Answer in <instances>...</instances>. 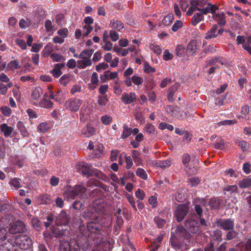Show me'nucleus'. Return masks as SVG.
<instances>
[{
    "instance_id": "nucleus-1",
    "label": "nucleus",
    "mask_w": 251,
    "mask_h": 251,
    "mask_svg": "<svg viewBox=\"0 0 251 251\" xmlns=\"http://www.w3.org/2000/svg\"><path fill=\"white\" fill-rule=\"evenodd\" d=\"M91 50H84L79 55V59L77 61V65L79 69H85L92 65L91 59L93 54Z\"/></svg>"
},
{
    "instance_id": "nucleus-2",
    "label": "nucleus",
    "mask_w": 251,
    "mask_h": 251,
    "mask_svg": "<svg viewBox=\"0 0 251 251\" xmlns=\"http://www.w3.org/2000/svg\"><path fill=\"white\" fill-rule=\"evenodd\" d=\"M92 167L84 162H80L76 164V169L77 172L82 174L84 175L91 176L95 175L98 176V177L102 178L104 175L98 170H92L90 169Z\"/></svg>"
},
{
    "instance_id": "nucleus-3",
    "label": "nucleus",
    "mask_w": 251,
    "mask_h": 251,
    "mask_svg": "<svg viewBox=\"0 0 251 251\" xmlns=\"http://www.w3.org/2000/svg\"><path fill=\"white\" fill-rule=\"evenodd\" d=\"M15 243L18 247L24 250L29 249L32 245L31 238L25 234L18 235L15 238Z\"/></svg>"
},
{
    "instance_id": "nucleus-4",
    "label": "nucleus",
    "mask_w": 251,
    "mask_h": 251,
    "mask_svg": "<svg viewBox=\"0 0 251 251\" xmlns=\"http://www.w3.org/2000/svg\"><path fill=\"white\" fill-rule=\"evenodd\" d=\"M86 189L81 185H75L73 188H68L66 194L68 197L74 199L76 197L83 198L85 197Z\"/></svg>"
},
{
    "instance_id": "nucleus-5",
    "label": "nucleus",
    "mask_w": 251,
    "mask_h": 251,
    "mask_svg": "<svg viewBox=\"0 0 251 251\" xmlns=\"http://www.w3.org/2000/svg\"><path fill=\"white\" fill-rule=\"evenodd\" d=\"M100 201H96L94 204L93 208L86 210L82 215L83 217L87 219H95L97 218V214L101 212L103 210V206H100L98 207H96V205L98 204Z\"/></svg>"
},
{
    "instance_id": "nucleus-6",
    "label": "nucleus",
    "mask_w": 251,
    "mask_h": 251,
    "mask_svg": "<svg viewBox=\"0 0 251 251\" xmlns=\"http://www.w3.org/2000/svg\"><path fill=\"white\" fill-rule=\"evenodd\" d=\"M195 216H192L187 218L185 222V226L188 231L195 234L200 230V225L198 222L195 220Z\"/></svg>"
},
{
    "instance_id": "nucleus-7",
    "label": "nucleus",
    "mask_w": 251,
    "mask_h": 251,
    "mask_svg": "<svg viewBox=\"0 0 251 251\" xmlns=\"http://www.w3.org/2000/svg\"><path fill=\"white\" fill-rule=\"evenodd\" d=\"M82 102L81 100L72 98L65 102L64 106L68 110L72 112H76L79 109Z\"/></svg>"
},
{
    "instance_id": "nucleus-8",
    "label": "nucleus",
    "mask_w": 251,
    "mask_h": 251,
    "mask_svg": "<svg viewBox=\"0 0 251 251\" xmlns=\"http://www.w3.org/2000/svg\"><path fill=\"white\" fill-rule=\"evenodd\" d=\"M189 206L187 204H180L178 205L175 211V216L176 220L181 222L189 211Z\"/></svg>"
},
{
    "instance_id": "nucleus-9",
    "label": "nucleus",
    "mask_w": 251,
    "mask_h": 251,
    "mask_svg": "<svg viewBox=\"0 0 251 251\" xmlns=\"http://www.w3.org/2000/svg\"><path fill=\"white\" fill-rule=\"evenodd\" d=\"M223 32L222 28L218 29L217 25H214L212 28L208 30L205 35L206 39H212L218 37L219 35H221Z\"/></svg>"
},
{
    "instance_id": "nucleus-10",
    "label": "nucleus",
    "mask_w": 251,
    "mask_h": 251,
    "mask_svg": "<svg viewBox=\"0 0 251 251\" xmlns=\"http://www.w3.org/2000/svg\"><path fill=\"white\" fill-rule=\"evenodd\" d=\"M216 63H219L222 65L223 64V62L222 61V58H210L207 60V66H211L208 70V73L209 74L213 73L215 71L219 68V66L216 64Z\"/></svg>"
},
{
    "instance_id": "nucleus-11",
    "label": "nucleus",
    "mask_w": 251,
    "mask_h": 251,
    "mask_svg": "<svg viewBox=\"0 0 251 251\" xmlns=\"http://www.w3.org/2000/svg\"><path fill=\"white\" fill-rule=\"evenodd\" d=\"M217 226L224 230H231L234 227V221L228 219H221L217 222Z\"/></svg>"
},
{
    "instance_id": "nucleus-12",
    "label": "nucleus",
    "mask_w": 251,
    "mask_h": 251,
    "mask_svg": "<svg viewBox=\"0 0 251 251\" xmlns=\"http://www.w3.org/2000/svg\"><path fill=\"white\" fill-rule=\"evenodd\" d=\"M136 96L134 93H124L121 97V100L125 104H128L135 101Z\"/></svg>"
},
{
    "instance_id": "nucleus-13",
    "label": "nucleus",
    "mask_w": 251,
    "mask_h": 251,
    "mask_svg": "<svg viewBox=\"0 0 251 251\" xmlns=\"http://www.w3.org/2000/svg\"><path fill=\"white\" fill-rule=\"evenodd\" d=\"M25 227L22 221H18L9 228V231L11 234H16L24 231Z\"/></svg>"
},
{
    "instance_id": "nucleus-14",
    "label": "nucleus",
    "mask_w": 251,
    "mask_h": 251,
    "mask_svg": "<svg viewBox=\"0 0 251 251\" xmlns=\"http://www.w3.org/2000/svg\"><path fill=\"white\" fill-rule=\"evenodd\" d=\"M69 219V216L63 210L56 217L55 222L58 225H65L68 223Z\"/></svg>"
},
{
    "instance_id": "nucleus-15",
    "label": "nucleus",
    "mask_w": 251,
    "mask_h": 251,
    "mask_svg": "<svg viewBox=\"0 0 251 251\" xmlns=\"http://www.w3.org/2000/svg\"><path fill=\"white\" fill-rule=\"evenodd\" d=\"M218 9V7L215 4H212L210 3H207L206 6L203 8H198V11H200L202 14L206 15L208 13H211L214 14L216 10Z\"/></svg>"
},
{
    "instance_id": "nucleus-16",
    "label": "nucleus",
    "mask_w": 251,
    "mask_h": 251,
    "mask_svg": "<svg viewBox=\"0 0 251 251\" xmlns=\"http://www.w3.org/2000/svg\"><path fill=\"white\" fill-rule=\"evenodd\" d=\"M195 202L196 203L195 207V210L199 216H201L202 212L201 206H205L206 203V201L203 199L199 198L195 199Z\"/></svg>"
},
{
    "instance_id": "nucleus-17",
    "label": "nucleus",
    "mask_w": 251,
    "mask_h": 251,
    "mask_svg": "<svg viewBox=\"0 0 251 251\" xmlns=\"http://www.w3.org/2000/svg\"><path fill=\"white\" fill-rule=\"evenodd\" d=\"M0 128V131L3 134L4 136L5 137L10 136L14 131V127L8 126L6 124H1Z\"/></svg>"
},
{
    "instance_id": "nucleus-18",
    "label": "nucleus",
    "mask_w": 251,
    "mask_h": 251,
    "mask_svg": "<svg viewBox=\"0 0 251 251\" xmlns=\"http://www.w3.org/2000/svg\"><path fill=\"white\" fill-rule=\"evenodd\" d=\"M186 233V229L182 226H177L172 229V237L176 238L183 236Z\"/></svg>"
},
{
    "instance_id": "nucleus-19",
    "label": "nucleus",
    "mask_w": 251,
    "mask_h": 251,
    "mask_svg": "<svg viewBox=\"0 0 251 251\" xmlns=\"http://www.w3.org/2000/svg\"><path fill=\"white\" fill-rule=\"evenodd\" d=\"M95 132L94 127L90 126L84 127L81 130L82 135L85 137H90Z\"/></svg>"
},
{
    "instance_id": "nucleus-20",
    "label": "nucleus",
    "mask_w": 251,
    "mask_h": 251,
    "mask_svg": "<svg viewBox=\"0 0 251 251\" xmlns=\"http://www.w3.org/2000/svg\"><path fill=\"white\" fill-rule=\"evenodd\" d=\"M87 227L90 231L93 233H96L101 229V226L94 222H89L87 224Z\"/></svg>"
},
{
    "instance_id": "nucleus-21",
    "label": "nucleus",
    "mask_w": 251,
    "mask_h": 251,
    "mask_svg": "<svg viewBox=\"0 0 251 251\" xmlns=\"http://www.w3.org/2000/svg\"><path fill=\"white\" fill-rule=\"evenodd\" d=\"M109 26L112 29H116L118 31L124 28V24L121 21L114 19L110 21Z\"/></svg>"
},
{
    "instance_id": "nucleus-22",
    "label": "nucleus",
    "mask_w": 251,
    "mask_h": 251,
    "mask_svg": "<svg viewBox=\"0 0 251 251\" xmlns=\"http://www.w3.org/2000/svg\"><path fill=\"white\" fill-rule=\"evenodd\" d=\"M197 50V42L196 40H192L190 42L187 46V51L189 54H195Z\"/></svg>"
},
{
    "instance_id": "nucleus-23",
    "label": "nucleus",
    "mask_w": 251,
    "mask_h": 251,
    "mask_svg": "<svg viewBox=\"0 0 251 251\" xmlns=\"http://www.w3.org/2000/svg\"><path fill=\"white\" fill-rule=\"evenodd\" d=\"M64 65L62 64H56L55 65L53 69L51 71L53 76L56 78L60 76L62 74L61 69L63 68Z\"/></svg>"
},
{
    "instance_id": "nucleus-24",
    "label": "nucleus",
    "mask_w": 251,
    "mask_h": 251,
    "mask_svg": "<svg viewBox=\"0 0 251 251\" xmlns=\"http://www.w3.org/2000/svg\"><path fill=\"white\" fill-rule=\"evenodd\" d=\"M223 202V201L219 198H212L210 199L209 205L212 209H217Z\"/></svg>"
},
{
    "instance_id": "nucleus-25",
    "label": "nucleus",
    "mask_w": 251,
    "mask_h": 251,
    "mask_svg": "<svg viewBox=\"0 0 251 251\" xmlns=\"http://www.w3.org/2000/svg\"><path fill=\"white\" fill-rule=\"evenodd\" d=\"M17 127L18 129L19 130L21 134L24 137H27L29 136V133L26 130L25 125L24 124L21 122L19 121L17 124Z\"/></svg>"
},
{
    "instance_id": "nucleus-26",
    "label": "nucleus",
    "mask_w": 251,
    "mask_h": 251,
    "mask_svg": "<svg viewBox=\"0 0 251 251\" xmlns=\"http://www.w3.org/2000/svg\"><path fill=\"white\" fill-rule=\"evenodd\" d=\"M132 157L137 166L142 165V160L141 158V155L139 152L133 150L132 151Z\"/></svg>"
},
{
    "instance_id": "nucleus-27",
    "label": "nucleus",
    "mask_w": 251,
    "mask_h": 251,
    "mask_svg": "<svg viewBox=\"0 0 251 251\" xmlns=\"http://www.w3.org/2000/svg\"><path fill=\"white\" fill-rule=\"evenodd\" d=\"M99 82L98 75L97 73L94 72L91 78V83L89 84V88L91 90H93L96 88V86L98 85Z\"/></svg>"
},
{
    "instance_id": "nucleus-28",
    "label": "nucleus",
    "mask_w": 251,
    "mask_h": 251,
    "mask_svg": "<svg viewBox=\"0 0 251 251\" xmlns=\"http://www.w3.org/2000/svg\"><path fill=\"white\" fill-rule=\"evenodd\" d=\"M250 108L248 105H244L241 107V115L238 116V119L240 121H243L246 119L247 116L249 113Z\"/></svg>"
},
{
    "instance_id": "nucleus-29",
    "label": "nucleus",
    "mask_w": 251,
    "mask_h": 251,
    "mask_svg": "<svg viewBox=\"0 0 251 251\" xmlns=\"http://www.w3.org/2000/svg\"><path fill=\"white\" fill-rule=\"evenodd\" d=\"M43 91L40 87H35L32 91L31 94L32 99L34 100L39 99L43 94Z\"/></svg>"
},
{
    "instance_id": "nucleus-30",
    "label": "nucleus",
    "mask_w": 251,
    "mask_h": 251,
    "mask_svg": "<svg viewBox=\"0 0 251 251\" xmlns=\"http://www.w3.org/2000/svg\"><path fill=\"white\" fill-rule=\"evenodd\" d=\"M163 236L162 235H160L154 240L152 245L153 248L151 249L150 251H155L158 249L160 246V243L163 240Z\"/></svg>"
},
{
    "instance_id": "nucleus-31",
    "label": "nucleus",
    "mask_w": 251,
    "mask_h": 251,
    "mask_svg": "<svg viewBox=\"0 0 251 251\" xmlns=\"http://www.w3.org/2000/svg\"><path fill=\"white\" fill-rule=\"evenodd\" d=\"M132 133V129L129 127L127 125H124L121 138L125 139L129 136Z\"/></svg>"
},
{
    "instance_id": "nucleus-32",
    "label": "nucleus",
    "mask_w": 251,
    "mask_h": 251,
    "mask_svg": "<svg viewBox=\"0 0 251 251\" xmlns=\"http://www.w3.org/2000/svg\"><path fill=\"white\" fill-rule=\"evenodd\" d=\"M45 27L47 32H53L57 28L56 27H54L52 25V22L50 20H47L45 21Z\"/></svg>"
},
{
    "instance_id": "nucleus-33",
    "label": "nucleus",
    "mask_w": 251,
    "mask_h": 251,
    "mask_svg": "<svg viewBox=\"0 0 251 251\" xmlns=\"http://www.w3.org/2000/svg\"><path fill=\"white\" fill-rule=\"evenodd\" d=\"M71 243L66 241H62L60 242V251H70Z\"/></svg>"
},
{
    "instance_id": "nucleus-34",
    "label": "nucleus",
    "mask_w": 251,
    "mask_h": 251,
    "mask_svg": "<svg viewBox=\"0 0 251 251\" xmlns=\"http://www.w3.org/2000/svg\"><path fill=\"white\" fill-rule=\"evenodd\" d=\"M203 19V16L201 13H197L194 15L192 18L191 23L193 25H197L200 23Z\"/></svg>"
},
{
    "instance_id": "nucleus-35",
    "label": "nucleus",
    "mask_w": 251,
    "mask_h": 251,
    "mask_svg": "<svg viewBox=\"0 0 251 251\" xmlns=\"http://www.w3.org/2000/svg\"><path fill=\"white\" fill-rule=\"evenodd\" d=\"M239 185L242 188H248L251 186V179L246 178L242 179L239 182Z\"/></svg>"
},
{
    "instance_id": "nucleus-36",
    "label": "nucleus",
    "mask_w": 251,
    "mask_h": 251,
    "mask_svg": "<svg viewBox=\"0 0 251 251\" xmlns=\"http://www.w3.org/2000/svg\"><path fill=\"white\" fill-rule=\"evenodd\" d=\"M39 105L43 108H50L52 107L53 102L44 98L39 102Z\"/></svg>"
},
{
    "instance_id": "nucleus-37",
    "label": "nucleus",
    "mask_w": 251,
    "mask_h": 251,
    "mask_svg": "<svg viewBox=\"0 0 251 251\" xmlns=\"http://www.w3.org/2000/svg\"><path fill=\"white\" fill-rule=\"evenodd\" d=\"M20 68V63L16 60L11 61L7 64V68L10 70H14Z\"/></svg>"
},
{
    "instance_id": "nucleus-38",
    "label": "nucleus",
    "mask_w": 251,
    "mask_h": 251,
    "mask_svg": "<svg viewBox=\"0 0 251 251\" xmlns=\"http://www.w3.org/2000/svg\"><path fill=\"white\" fill-rule=\"evenodd\" d=\"M210 235L214 239L221 241L222 232L220 230L216 229L210 232Z\"/></svg>"
},
{
    "instance_id": "nucleus-39",
    "label": "nucleus",
    "mask_w": 251,
    "mask_h": 251,
    "mask_svg": "<svg viewBox=\"0 0 251 251\" xmlns=\"http://www.w3.org/2000/svg\"><path fill=\"white\" fill-rule=\"evenodd\" d=\"M65 99V94L62 91H58L55 94V101L59 104L62 103Z\"/></svg>"
},
{
    "instance_id": "nucleus-40",
    "label": "nucleus",
    "mask_w": 251,
    "mask_h": 251,
    "mask_svg": "<svg viewBox=\"0 0 251 251\" xmlns=\"http://www.w3.org/2000/svg\"><path fill=\"white\" fill-rule=\"evenodd\" d=\"M71 75L70 74H65L62 75L59 79L60 83L64 86L68 84L71 80Z\"/></svg>"
},
{
    "instance_id": "nucleus-41",
    "label": "nucleus",
    "mask_w": 251,
    "mask_h": 251,
    "mask_svg": "<svg viewBox=\"0 0 251 251\" xmlns=\"http://www.w3.org/2000/svg\"><path fill=\"white\" fill-rule=\"evenodd\" d=\"M136 175L141 178L146 180L148 178V175L146 171L142 168H139L136 171Z\"/></svg>"
},
{
    "instance_id": "nucleus-42",
    "label": "nucleus",
    "mask_w": 251,
    "mask_h": 251,
    "mask_svg": "<svg viewBox=\"0 0 251 251\" xmlns=\"http://www.w3.org/2000/svg\"><path fill=\"white\" fill-rule=\"evenodd\" d=\"M178 86V84H175L173 86L170 88L168 90V99L170 101L173 100V96L175 93V91L177 89V87Z\"/></svg>"
},
{
    "instance_id": "nucleus-43",
    "label": "nucleus",
    "mask_w": 251,
    "mask_h": 251,
    "mask_svg": "<svg viewBox=\"0 0 251 251\" xmlns=\"http://www.w3.org/2000/svg\"><path fill=\"white\" fill-rule=\"evenodd\" d=\"M103 146L102 144H99L96 150L94 151L93 156L96 158H99L103 154Z\"/></svg>"
},
{
    "instance_id": "nucleus-44",
    "label": "nucleus",
    "mask_w": 251,
    "mask_h": 251,
    "mask_svg": "<svg viewBox=\"0 0 251 251\" xmlns=\"http://www.w3.org/2000/svg\"><path fill=\"white\" fill-rule=\"evenodd\" d=\"M208 0H192L190 1L191 4H196L197 6L203 7L207 3Z\"/></svg>"
},
{
    "instance_id": "nucleus-45",
    "label": "nucleus",
    "mask_w": 251,
    "mask_h": 251,
    "mask_svg": "<svg viewBox=\"0 0 251 251\" xmlns=\"http://www.w3.org/2000/svg\"><path fill=\"white\" fill-rule=\"evenodd\" d=\"M50 57L54 61H63L65 60L63 56L57 53L51 54Z\"/></svg>"
},
{
    "instance_id": "nucleus-46",
    "label": "nucleus",
    "mask_w": 251,
    "mask_h": 251,
    "mask_svg": "<svg viewBox=\"0 0 251 251\" xmlns=\"http://www.w3.org/2000/svg\"><path fill=\"white\" fill-rule=\"evenodd\" d=\"M13 95L17 100H18L21 97V92L20 87L17 85H15L12 90Z\"/></svg>"
},
{
    "instance_id": "nucleus-47",
    "label": "nucleus",
    "mask_w": 251,
    "mask_h": 251,
    "mask_svg": "<svg viewBox=\"0 0 251 251\" xmlns=\"http://www.w3.org/2000/svg\"><path fill=\"white\" fill-rule=\"evenodd\" d=\"M126 199L128 201V202L130 204L132 207L135 211H137V208L135 204V201L134 198L132 195H130L128 194L126 195Z\"/></svg>"
},
{
    "instance_id": "nucleus-48",
    "label": "nucleus",
    "mask_w": 251,
    "mask_h": 251,
    "mask_svg": "<svg viewBox=\"0 0 251 251\" xmlns=\"http://www.w3.org/2000/svg\"><path fill=\"white\" fill-rule=\"evenodd\" d=\"M31 223L35 229L37 230L40 229L41 224L37 218H33L31 220Z\"/></svg>"
},
{
    "instance_id": "nucleus-49",
    "label": "nucleus",
    "mask_w": 251,
    "mask_h": 251,
    "mask_svg": "<svg viewBox=\"0 0 251 251\" xmlns=\"http://www.w3.org/2000/svg\"><path fill=\"white\" fill-rule=\"evenodd\" d=\"M20 179L18 178H14L11 180L9 182V184L11 186H14L15 189H18L21 187Z\"/></svg>"
},
{
    "instance_id": "nucleus-50",
    "label": "nucleus",
    "mask_w": 251,
    "mask_h": 251,
    "mask_svg": "<svg viewBox=\"0 0 251 251\" xmlns=\"http://www.w3.org/2000/svg\"><path fill=\"white\" fill-rule=\"evenodd\" d=\"M57 34L62 39L65 40V39L67 37L68 34V30L66 28L60 29L58 30Z\"/></svg>"
},
{
    "instance_id": "nucleus-51",
    "label": "nucleus",
    "mask_w": 251,
    "mask_h": 251,
    "mask_svg": "<svg viewBox=\"0 0 251 251\" xmlns=\"http://www.w3.org/2000/svg\"><path fill=\"white\" fill-rule=\"evenodd\" d=\"M118 73L117 72H109V71H106L104 73V76L105 77L110 79H114L118 77Z\"/></svg>"
},
{
    "instance_id": "nucleus-52",
    "label": "nucleus",
    "mask_w": 251,
    "mask_h": 251,
    "mask_svg": "<svg viewBox=\"0 0 251 251\" xmlns=\"http://www.w3.org/2000/svg\"><path fill=\"white\" fill-rule=\"evenodd\" d=\"M173 20V15L172 14H169L168 16L164 17L162 21V23L164 25L167 26L170 25L172 23Z\"/></svg>"
},
{
    "instance_id": "nucleus-53",
    "label": "nucleus",
    "mask_w": 251,
    "mask_h": 251,
    "mask_svg": "<svg viewBox=\"0 0 251 251\" xmlns=\"http://www.w3.org/2000/svg\"><path fill=\"white\" fill-rule=\"evenodd\" d=\"M131 79L132 82L136 85H139L143 82V78L142 77L136 75H133L131 77Z\"/></svg>"
},
{
    "instance_id": "nucleus-54",
    "label": "nucleus",
    "mask_w": 251,
    "mask_h": 251,
    "mask_svg": "<svg viewBox=\"0 0 251 251\" xmlns=\"http://www.w3.org/2000/svg\"><path fill=\"white\" fill-rule=\"evenodd\" d=\"M154 127L150 123H148L144 127V131L149 134H151L154 131Z\"/></svg>"
},
{
    "instance_id": "nucleus-55",
    "label": "nucleus",
    "mask_w": 251,
    "mask_h": 251,
    "mask_svg": "<svg viewBox=\"0 0 251 251\" xmlns=\"http://www.w3.org/2000/svg\"><path fill=\"white\" fill-rule=\"evenodd\" d=\"M0 111L4 116L6 117L9 116L12 113L11 109L6 106H2L0 108Z\"/></svg>"
},
{
    "instance_id": "nucleus-56",
    "label": "nucleus",
    "mask_w": 251,
    "mask_h": 251,
    "mask_svg": "<svg viewBox=\"0 0 251 251\" xmlns=\"http://www.w3.org/2000/svg\"><path fill=\"white\" fill-rule=\"evenodd\" d=\"M174 58V55L169 50H166L163 52V59L165 61L172 60Z\"/></svg>"
},
{
    "instance_id": "nucleus-57",
    "label": "nucleus",
    "mask_w": 251,
    "mask_h": 251,
    "mask_svg": "<svg viewBox=\"0 0 251 251\" xmlns=\"http://www.w3.org/2000/svg\"><path fill=\"white\" fill-rule=\"evenodd\" d=\"M154 220L159 228L162 227L166 223L165 220L160 217H155Z\"/></svg>"
},
{
    "instance_id": "nucleus-58",
    "label": "nucleus",
    "mask_w": 251,
    "mask_h": 251,
    "mask_svg": "<svg viewBox=\"0 0 251 251\" xmlns=\"http://www.w3.org/2000/svg\"><path fill=\"white\" fill-rule=\"evenodd\" d=\"M135 194L136 198L141 201L143 200L146 196L145 193L141 189H138Z\"/></svg>"
},
{
    "instance_id": "nucleus-59",
    "label": "nucleus",
    "mask_w": 251,
    "mask_h": 251,
    "mask_svg": "<svg viewBox=\"0 0 251 251\" xmlns=\"http://www.w3.org/2000/svg\"><path fill=\"white\" fill-rule=\"evenodd\" d=\"M165 110L167 113L170 114L172 115H175L176 114L177 107H175L172 105H168L166 107Z\"/></svg>"
},
{
    "instance_id": "nucleus-60",
    "label": "nucleus",
    "mask_w": 251,
    "mask_h": 251,
    "mask_svg": "<svg viewBox=\"0 0 251 251\" xmlns=\"http://www.w3.org/2000/svg\"><path fill=\"white\" fill-rule=\"evenodd\" d=\"M83 29L84 30V31L82 34V37H86L92 31L93 28L91 26L89 25H86L83 26Z\"/></svg>"
},
{
    "instance_id": "nucleus-61",
    "label": "nucleus",
    "mask_w": 251,
    "mask_h": 251,
    "mask_svg": "<svg viewBox=\"0 0 251 251\" xmlns=\"http://www.w3.org/2000/svg\"><path fill=\"white\" fill-rule=\"evenodd\" d=\"M159 128L161 130L165 129H168L170 131H173L174 130V127L172 125L168 124L166 123H160L159 126Z\"/></svg>"
},
{
    "instance_id": "nucleus-62",
    "label": "nucleus",
    "mask_w": 251,
    "mask_h": 251,
    "mask_svg": "<svg viewBox=\"0 0 251 251\" xmlns=\"http://www.w3.org/2000/svg\"><path fill=\"white\" fill-rule=\"evenodd\" d=\"M49 129V126L46 123H42L38 127V130L41 132L44 133L46 132Z\"/></svg>"
},
{
    "instance_id": "nucleus-63",
    "label": "nucleus",
    "mask_w": 251,
    "mask_h": 251,
    "mask_svg": "<svg viewBox=\"0 0 251 251\" xmlns=\"http://www.w3.org/2000/svg\"><path fill=\"white\" fill-rule=\"evenodd\" d=\"M109 67V65L108 64L102 62L99 63L96 68V70L97 71L100 72L102 70H106Z\"/></svg>"
},
{
    "instance_id": "nucleus-64",
    "label": "nucleus",
    "mask_w": 251,
    "mask_h": 251,
    "mask_svg": "<svg viewBox=\"0 0 251 251\" xmlns=\"http://www.w3.org/2000/svg\"><path fill=\"white\" fill-rule=\"evenodd\" d=\"M112 121V118L110 116L105 115L101 117V121L105 125H109Z\"/></svg>"
}]
</instances>
